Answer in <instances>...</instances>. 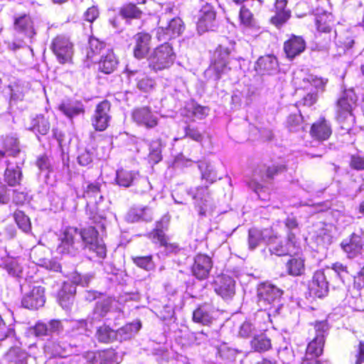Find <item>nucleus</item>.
I'll use <instances>...</instances> for the list:
<instances>
[{
    "instance_id": "cd10ccee",
    "label": "nucleus",
    "mask_w": 364,
    "mask_h": 364,
    "mask_svg": "<svg viewBox=\"0 0 364 364\" xmlns=\"http://www.w3.org/2000/svg\"><path fill=\"white\" fill-rule=\"evenodd\" d=\"M140 5L141 4L137 2L127 1L119 8L118 14L126 22L139 20L144 15V10Z\"/></svg>"
},
{
    "instance_id": "1a4fd4ad",
    "label": "nucleus",
    "mask_w": 364,
    "mask_h": 364,
    "mask_svg": "<svg viewBox=\"0 0 364 364\" xmlns=\"http://www.w3.org/2000/svg\"><path fill=\"white\" fill-rule=\"evenodd\" d=\"M77 235V228L68 226L63 229L59 235L57 252L61 256H75L78 252Z\"/></svg>"
},
{
    "instance_id": "f704fd0d",
    "label": "nucleus",
    "mask_w": 364,
    "mask_h": 364,
    "mask_svg": "<svg viewBox=\"0 0 364 364\" xmlns=\"http://www.w3.org/2000/svg\"><path fill=\"white\" fill-rule=\"evenodd\" d=\"M287 170V166L274 161H270L263 164V169L260 170L262 178L268 180H273L275 176L285 172Z\"/></svg>"
},
{
    "instance_id": "ea45409f",
    "label": "nucleus",
    "mask_w": 364,
    "mask_h": 364,
    "mask_svg": "<svg viewBox=\"0 0 364 364\" xmlns=\"http://www.w3.org/2000/svg\"><path fill=\"white\" fill-rule=\"evenodd\" d=\"M184 136L200 144L206 139L208 141L211 139V136L205 130L201 132L197 127L191 124H188L184 127Z\"/></svg>"
},
{
    "instance_id": "4be33fe9",
    "label": "nucleus",
    "mask_w": 364,
    "mask_h": 364,
    "mask_svg": "<svg viewBox=\"0 0 364 364\" xmlns=\"http://www.w3.org/2000/svg\"><path fill=\"white\" fill-rule=\"evenodd\" d=\"M306 43L301 36L291 34L283 43L285 57L291 61L305 51Z\"/></svg>"
},
{
    "instance_id": "e433bc0d",
    "label": "nucleus",
    "mask_w": 364,
    "mask_h": 364,
    "mask_svg": "<svg viewBox=\"0 0 364 364\" xmlns=\"http://www.w3.org/2000/svg\"><path fill=\"white\" fill-rule=\"evenodd\" d=\"M95 337L100 343H110L117 340V331L103 323L97 328Z\"/></svg>"
},
{
    "instance_id": "c85d7f7f",
    "label": "nucleus",
    "mask_w": 364,
    "mask_h": 364,
    "mask_svg": "<svg viewBox=\"0 0 364 364\" xmlns=\"http://www.w3.org/2000/svg\"><path fill=\"white\" fill-rule=\"evenodd\" d=\"M89 361L91 364H116L117 353L115 349L108 348L90 353Z\"/></svg>"
},
{
    "instance_id": "8fccbe9b",
    "label": "nucleus",
    "mask_w": 364,
    "mask_h": 364,
    "mask_svg": "<svg viewBox=\"0 0 364 364\" xmlns=\"http://www.w3.org/2000/svg\"><path fill=\"white\" fill-rule=\"evenodd\" d=\"M105 48V43L96 38H90L87 48V57L92 60L99 55Z\"/></svg>"
},
{
    "instance_id": "de8ad7c7",
    "label": "nucleus",
    "mask_w": 364,
    "mask_h": 364,
    "mask_svg": "<svg viewBox=\"0 0 364 364\" xmlns=\"http://www.w3.org/2000/svg\"><path fill=\"white\" fill-rule=\"evenodd\" d=\"M136 87L143 92H149L152 90L155 85V81L144 72H136Z\"/></svg>"
},
{
    "instance_id": "49530a36",
    "label": "nucleus",
    "mask_w": 364,
    "mask_h": 364,
    "mask_svg": "<svg viewBox=\"0 0 364 364\" xmlns=\"http://www.w3.org/2000/svg\"><path fill=\"white\" fill-rule=\"evenodd\" d=\"M101 186L102 184L98 181L88 183L83 188L82 197L88 200H94L95 202L97 198L102 199Z\"/></svg>"
},
{
    "instance_id": "f8f14e48",
    "label": "nucleus",
    "mask_w": 364,
    "mask_h": 364,
    "mask_svg": "<svg viewBox=\"0 0 364 364\" xmlns=\"http://www.w3.org/2000/svg\"><path fill=\"white\" fill-rule=\"evenodd\" d=\"M338 23L336 18L330 12L316 14L314 25L316 33L320 37H327L329 41L336 38V26Z\"/></svg>"
},
{
    "instance_id": "603ef678",
    "label": "nucleus",
    "mask_w": 364,
    "mask_h": 364,
    "mask_svg": "<svg viewBox=\"0 0 364 364\" xmlns=\"http://www.w3.org/2000/svg\"><path fill=\"white\" fill-rule=\"evenodd\" d=\"M13 216L18 228L25 232H28L31 230V220L23 211L16 210L14 211Z\"/></svg>"
},
{
    "instance_id": "a878e982",
    "label": "nucleus",
    "mask_w": 364,
    "mask_h": 364,
    "mask_svg": "<svg viewBox=\"0 0 364 364\" xmlns=\"http://www.w3.org/2000/svg\"><path fill=\"white\" fill-rule=\"evenodd\" d=\"M286 272L294 277H301L305 274L306 258L302 254L290 255L285 264Z\"/></svg>"
},
{
    "instance_id": "f03ea898",
    "label": "nucleus",
    "mask_w": 364,
    "mask_h": 364,
    "mask_svg": "<svg viewBox=\"0 0 364 364\" xmlns=\"http://www.w3.org/2000/svg\"><path fill=\"white\" fill-rule=\"evenodd\" d=\"M357 97L350 90H344L335 103V118L343 128L350 129L355 122L353 110L356 107Z\"/></svg>"
},
{
    "instance_id": "bf43d9fd",
    "label": "nucleus",
    "mask_w": 364,
    "mask_h": 364,
    "mask_svg": "<svg viewBox=\"0 0 364 364\" xmlns=\"http://www.w3.org/2000/svg\"><path fill=\"white\" fill-rule=\"evenodd\" d=\"M210 195L208 185L196 187L193 193V198L200 202H207L206 198Z\"/></svg>"
},
{
    "instance_id": "a18cd8bd",
    "label": "nucleus",
    "mask_w": 364,
    "mask_h": 364,
    "mask_svg": "<svg viewBox=\"0 0 364 364\" xmlns=\"http://www.w3.org/2000/svg\"><path fill=\"white\" fill-rule=\"evenodd\" d=\"M304 117L301 112L289 114L285 120L284 127L290 132H297L302 127Z\"/></svg>"
},
{
    "instance_id": "13d9d810",
    "label": "nucleus",
    "mask_w": 364,
    "mask_h": 364,
    "mask_svg": "<svg viewBox=\"0 0 364 364\" xmlns=\"http://www.w3.org/2000/svg\"><path fill=\"white\" fill-rule=\"evenodd\" d=\"M318 101L317 92H310L305 95L296 103V106H303L310 107L314 105Z\"/></svg>"
},
{
    "instance_id": "09e8293b",
    "label": "nucleus",
    "mask_w": 364,
    "mask_h": 364,
    "mask_svg": "<svg viewBox=\"0 0 364 364\" xmlns=\"http://www.w3.org/2000/svg\"><path fill=\"white\" fill-rule=\"evenodd\" d=\"M112 299L107 297L97 301L93 309V314L97 318H102L110 311L112 304Z\"/></svg>"
},
{
    "instance_id": "412c9836",
    "label": "nucleus",
    "mask_w": 364,
    "mask_h": 364,
    "mask_svg": "<svg viewBox=\"0 0 364 364\" xmlns=\"http://www.w3.org/2000/svg\"><path fill=\"white\" fill-rule=\"evenodd\" d=\"M341 247L348 259H354L360 256L364 249V233L353 232L348 239L341 242Z\"/></svg>"
},
{
    "instance_id": "7c9ffc66",
    "label": "nucleus",
    "mask_w": 364,
    "mask_h": 364,
    "mask_svg": "<svg viewBox=\"0 0 364 364\" xmlns=\"http://www.w3.org/2000/svg\"><path fill=\"white\" fill-rule=\"evenodd\" d=\"M0 144L6 156L16 158L21 152L20 141L15 136L6 134L1 136Z\"/></svg>"
},
{
    "instance_id": "2eb2a0df",
    "label": "nucleus",
    "mask_w": 364,
    "mask_h": 364,
    "mask_svg": "<svg viewBox=\"0 0 364 364\" xmlns=\"http://www.w3.org/2000/svg\"><path fill=\"white\" fill-rule=\"evenodd\" d=\"M185 28L181 18L174 17L165 26H158L155 28V38L158 41L167 42L181 35Z\"/></svg>"
},
{
    "instance_id": "c756f323",
    "label": "nucleus",
    "mask_w": 364,
    "mask_h": 364,
    "mask_svg": "<svg viewBox=\"0 0 364 364\" xmlns=\"http://www.w3.org/2000/svg\"><path fill=\"white\" fill-rule=\"evenodd\" d=\"M75 287L67 282H64L58 292L57 298L58 304L65 310L71 309L75 299Z\"/></svg>"
},
{
    "instance_id": "052dcab7",
    "label": "nucleus",
    "mask_w": 364,
    "mask_h": 364,
    "mask_svg": "<svg viewBox=\"0 0 364 364\" xmlns=\"http://www.w3.org/2000/svg\"><path fill=\"white\" fill-rule=\"evenodd\" d=\"M36 165L41 171H46L47 173L53 171L52 165L48 156L46 154L38 156L36 161Z\"/></svg>"
},
{
    "instance_id": "6ab92c4d",
    "label": "nucleus",
    "mask_w": 364,
    "mask_h": 364,
    "mask_svg": "<svg viewBox=\"0 0 364 364\" xmlns=\"http://www.w3.org/2000/svg\"><path fill=\"white\" fill-rule=\"evenodd\" d=\"M262 1L252 0L246 4L241 6L239 12V21L241 26L247 28H259L254 16V13L260 10Z\"/></svg>"
},
{
    "instance_id": "5fc2aeb1",
    "label": "nucleus",
    "mask_w": 364,
    "mask_h": 364,
    "mask_svg": "<svg viewBox=\"0 0 364 364\" xmlns=\"http://www.w3.org/2000/svg\"><path fill=\"white\" fill-rule=\"evenodd\" d=\"M141 327V323L140 321L129 323L117 331V335L119 334L124 339L130 338L140 330Z\"/></svg>"
},
{
    "instance_id": "6e6d98bb",
    "label": "nucleus",
    "mask_w": 364,
    "mask_h": 364,
    "mask_svg": "<svg viewBox=\"0 0 364 364\" xmlns=\"http://www.w3.org/2000/svg\"><path fill=\"white\" fill-rule=\"evenodd\" d=\"M237 352L226 345H221L218 348L216 356L225 363H231L235 360Z\"/></svg>"
},
{
    "instance_id": "a19ab883",
    "label": "nucleus",
    "mask_w": 364,
    "mask_h": 364,
    "mask_svg": "<svg viewBox=\"0 0 364 364\" xmlns=\"http://www.w3.org/2000/svg\"><path fill=\"white\" fill-rule=\"evenodd\" d=\"M186 108L187 109L186 116L188 117H196L199 119H205L210 111L208 107L200 105L193 100L187 104Z\"/></svg>"
},
{
    "instance_id": "37998d69",
    "label": "nucleus",
    "mask_w": 364,
    "mask_h": 364,
    "mask_svg": "<svg viewBox=\"0 0 364 364\" xmlns=\"http://www.w3.org/2000/svg\"><path fill=\"white\" fill-rule=\"evenodd\" d=\"M232 47L230 44H219L214 50L210 60L230 63Z\"/></svg>"
},
{
    "instance_id": "2f4dec72",
    "label": "nucleus",
    "mask_w": 364,
    "mask_h": 364,
    "mask_svg": "<svg viewBox=\"0 0 364 364\" xmlns=\"http://www.w3.org/2000/svg\"><path fill=\"white\" fill-rule=\"evenodd\" d=\"M119 61L113 51L108 50L107 53L102 55L97 63V70L99 72L106 75H109L116 70Z\"/></svg>"
},
{
    "instance_id": "3c124183",
    "label": "nucleus",
    "mask_w": 364,
    "mask_h": 364,
    "mask_svg": "<svg viewBox=\"0 0 364 364\" xmlns=\"http://www.w3.org/2000/svg\"><path fill=\"white\" fill-rule=\"evenodd\" d=\"M264 240L262 230L255 228L249 230L247 243L250 250H254L256 249Z\"/></svg>"
},
{
    "instance_id": "0eeeda50",
    "label": "nucleus",
    "mask_w": 364,
    "mask_h": 364,
    "mask_svg": "<svg viewBox=\"0 0 364 364\" xmlns=\"http://www.w3.org/2000/svg\"><path fill=\"white\" fill-rule=\"evenodd\" d=\"M50 49L60 64H70L74 55V44L68 36L64 33L53 38Z\"/></svg>"
},
{
    "instance_id": "bb28decb",
    "label": "nucleus",
    "mask_w": 364,
    "mask_h": 364,
    "mask_svg": "<svg viewBox=\"0 0 364 364\" xmlns=\"http://www.w3.org/2000/svg\"><path fill=\"white\" fill-rule=\"evenodd\" d=\"M278 60L272 54L260 56L255 65V70L260 75H272L278 68Z\"/></svg>"
},
{
    "instance_id": "39448f33",
    "label": "nucleus",
    "mask_w": 364,
    "mask_h": 364,
    "mask_svg": "<svg viewBox=\"0 0 364 364\" xmlns=\"http://www.w3.org/2000/svg\"><path fill=\"white\" fill-rule=\"evenodd\" d=\"M115 181L119 186L122 187L134 186V192L136 194H147L151 191V185L148 179L140 176L138 172L119 169L117 171ZM149 195L151 198V196Z\"/></svg>"
},
{
    "instance_id": "ddd939ff",
    "label": "nucleus",
    "mask_w": 364,
    "mask_h": 364,
    "mask_svg": "<svg viewBox=\"0 0 364 364\" xmlns=\"http://www.w3.org/2000/svg\"><path fill=\"white\" fill-rule=\"evenodd\" d=\"M203 4L200 9L196 21L197 31L202 34L213 31L215 27L216 11L210 3V0H198Z\"/></svg>"
},
{
    "instance_id": "864d4df0",
    "label": "nucleus",
    "mask_w": 364,
    "mask_h": 364,
    "mask_svg": "<svg viewBox=\"0 0 364 364\" xmlns=\"http://www.w3.org/2000/svg\"><path fill=\"white\" fill-rule=\"evenodd\" d=\"M131 259L132 262L140 269L149 271L154 268L152 255L145 256H132Z\"/></svg>"
},
{
    "instance_id": "0e129e2a",
    "label": "nucleus",
    "mask_w": 364,
    "mask_h": 364,
    "mask_svg": "<svg viewBox=\"0 0 364 364\" xmlns=\"http://www.w3.org/2000/svg\"><path fill=\"white\" fill-rule=\"evenodd\" d=\"M12 202L17 206H23L29 203L28 194L17 190L13 191Z\"/></svg>"
},
{
    "instance_id": "58836bf2",
    "label": "nucleus",
    "mask_w": 364,
    "mask_h": 364,
    "mask_svg": "<svg viewBox=\"0 0 364 364\" xmlns=\"http://www.w3.org/2000/svg\"><path fill=\"white\" fill-rule=\"evenodd\" d=\"M230 70L231 68L229 66V63L217 62L215 60H210L208 68V72L215 81L220 80L223 75Z\"/></svg>"
},
{
    "instance_id": "4468645a",
    "label": "nucleus",
    "mask_w": 364,
    "mask_h": 364,
    "mask_svg": "<svg viewBox=\"0 0 364 364\" xmlns=\"http://www.w3.org/2000/svg\"><path fill=\"white\" fill-rule=\"evenodd\" d=\"M111 106V102L107 100L97 104L91 117L92 126L95 131L103 132L109 126L112 119Z\"/></svg>"
},
{
    "instance_id": "4d7b16f0",
    "label": "nucleus",
    "mask_w": 364,
    "mask_h": 364,
    "mask_svg": "<svg viewBox=\"0 0 364 364\" xmlns=\"http://www.w3.org/2000/svg\"><path fill=\"white\" fill-rule=\"evenodd\" d=\"M6 356L11 362L18 363L26 358V352L19 347H11L6 353Z\"/></svg>"
},
{
    "instance_id": "72a5a7b5",
    "label": "nucleus",
    "mask_w": 364,
    "mask_h": 364,
    "mask_svg": "<svg viewBox=\"0 0 364 364\" xmlns=\"http://www.w3.org/2000/svg\"><path fill=\"white\" fill-rule=\"evenodd\" d=\"M58 109L66 117L73 118L85 113L83 105L80 101H65L60 104Z\"/></svg>"
},
{
    "instance_id": "69168bd1",
    "label": "nucleus",
    "mask_w": 364,
    "mask_h": 364,
    "mask_svg": "<svg viewBox=\"0 0 364 364\" xmlns=\"http://www.w3.org/2000/svg\"><path fill=\"white\" fill-rule=\"evenodd\" d=\"M350 166L354 170H364V158L358 154L352 155L350 156Z\"/></svg>"
},
{
    "instance_id": "aec40b11",
    "label": "nucleus",
    "mask_w": 364,
    "mask_h": 364,
    "mask_svg": "<svg viewBox=\"0 0 364 364\" xmlns=\"http://www.w3.org/2000/svg\"><path fill=\"white\" fill-rule=\"evenodd\" d=\"M308 291L311 297L321 299L328 292V282L323 269L316 270L308 284Z\"/></svg>"
},
{
    "instance_id": "4c0bfd02",
    "label": "nucleus",
    "mask_w": 364,
    "mask_h": 364,
    "mask_svg": "<svg viewBox=\"0 0 364 364\" xmlns=\"http://www.w3.org/2000/svg\"><path fill=\"white\" fill-rule=\"evenodd\" d=\"M50 129V124L48 118L43 114H38L31 119L29 129L36 134L46 135Z\"/></svg>"
},
{
    "instance_id": "7ed1b4c3",
    "label": "nucleus",
    "mask_w": 364,
    "mask_h": 364,
    "mask_svg": "<svg viewBox=\"0 0 364 364\" xmlns=\"http://www.w3.org/2000/svg\"><path fill=\"white\" fill-rule=\"evenodd\" d=\"M175 53L168 42H164L154 48L147 58L149 68L154 72L169 68L174 63Z\"/></svg>"
},
{
    "instance_id": "473e14b6",
    "label": "nucleus",
    "mask_w": 364,
    "mask_h": 364,
    "mask_svg": "<svg viewBox=\"0 0 364 364\" xmlns=\"http://www.w3.org/2000/svg\"><path fill=\"white\" fill-rule=\"evenodd\" d=\"M6 168L4 173V179L6 184L9 186L14 187L21 184L23 173L20 166L9 167L11 162L6 161Z\"/></svg>"
},
{
    "instance_id": "393cba45",
    "label": "nucleus",
    "mask_w": 364,
    "mask_h": 364,
    "mask_svg": "<svg viewBox=\"0 0 364 364\" xmlns=\"http://www.w3.org/2000/svg\"><path fill=\"white\" fill-rule=\"evenodd\" d=\"M288 0H275L274 15L269 18V23L277 29L282 28L291 18V11L287 8Z\"/></svg>"
},
{
    "instance_id": "b1692460",
    "label": "nucleus",
    "mask_w": 364,
    "mask_h": 364,
    "mask_svg": "<svg viewBox=\"0 0 364 364\" xmlns=\"http://www.w3.org/2000/svg\"><path fill=\"white\" fill-rule=\"evenodd\" d=\"M46 302L45 288L41 286L33 287L22 298V306L30 310H37L43 306Z\"/></svg>"
},
{
    "instance_id": "680f3d73",
    "label": "nucleus",
    "mask_w": 364,
    "mask_h": 364,
    "mask_svg": "<svg viewBox=\"0 0 364 364\" xmlns=\"http://www.w3.org/2000/svg\"><path fill=\"white\" fill-rule=\"evenodd\" d=\"M149 210L147 206L133 208L129 212V217L132 220H147L146 212Z\"/></svg>"
},
{
    "instance_id": "c9c22d12",
    "label": "nucleus",
    "mask_w": 364,
    "mask_h": 364,
    "mask_svg": "<svg viewBox=\"0 0 364 364\" xmlns=\"http://www.w3.org/2000/svg\"><path fill=\"white\" fill-rule=\"evenodd\" d=\"M192 320L194 323L210 326L214 318L210 312L205 308V305L200 304L193 311Z\"/></svg>"
},
{
    "instance_id": "f3484780",
    "label": "nucleus",
    "mask_w": 364,
    "mask_h": 364,
    "mask_svg": "<svg viewBox=\"0 0 364 364\" xmlns=\"http://www.w3.org/2000/svg\"><path fill=\"white\" fill-rule=\"evenodd\" d=\"M215 292L223 299H229L235 294V281L225 274L217 275L212 282Z\"/></svg>"
},
{
    "instance_id": "c03bdc74",
    "label": "nucleus",
    "mask_w": 364,
    "mask_h": 364,
    "mask_svg": "<svg viewBox=\"0 0 364 364\" xmlns=\"http://www.w3.org/2000/svg\"><path fill=\"white\" fill-rule=\"evenodd\" d=\"M291 245L289 242H285L284 240L273 242L270 243L269 250L272 255H275L278 257L290 255L291 252H294V248H291Z\"/></svg>"
},
{
    "instance_id": "9d476101",
    "label": "nucleus",
    "mask_w": 364,
    "mask_h": 364,
    "mask_svg": "<svg viewBox=\"0 0 364 364\" xmlns=\"http://www.w3.org/2000/svg\"><path fill=\"white\" fill-rule=\"evenodd\" d=\"M333 132L331 122L321 115L310 124L309 134L313 142L323 144L331 138Z\"/></svg>"
},
{
    "instance_id": "9b49d317",
    "label": "nucleus",
    "mask_w": 364,
    "mask_h": 364,
    "mask_svg": "<svg viewBox=\"0 0 364 364\" xmlns=\"http://www.w3.org/2000/svg\"><path fill=\"white\" fill-rule=\"evenodd\" d=\"M168 229V225L165 224L163 220H160L156 222L155 228L148 232L146 236L154 244L164 247L166 250L171 252H177L180 250L179 245L176 242H169V237L166 233Z\"/></svg>"
},
{
    "instance_id": "dca6fc26",
    "label": "nucleus",
    "mask_w": 364,
    "mask_h": 364,
    "mask_svg": "<svg viewBox=\"0 0 364 364\" xmlns=\"http://www.w3.org/2000/svg\"><path fill=\"white\" fill-rule=\"evenodd\" d=\"M213 267V261L209 255L198 253L193 258L191 272L196 279L203 281L209 278Z\"/></svg>"
},
{
    "instance_id": "e2e57ef3",
    "label": "nucleus",
    "mask_w": 364,
    "mask_h": 364,
    "mask_svg": "<svg viewBox=\"0 0 364 364\" xmlns=\"http://www.w3.org/2000/svg\"><path fill=\"white\" fill-rule=\"evenodd\" d=\"M38 264L51 271L60 272L61 270L60 264L53 258L41 259Z\"/></svg>"
},
{
    "instance_id": "423d86ee",
    "label": "nucleus",
    "mask_w": 364,
    "mask_h": 364,
    "mask_svg": "<svg viewBox=\"0 0 364 364\" xmlns=\"http://www.w3.org/2000/svg\"><path fill=\"white\" fill-rule=\"evenodd\" d=\"M283 291L277 287L267 283L262 284L257 290V303L264 311L277 312Z\"/></svg>"
},
{
    "instance_id": "79ce46f5",
    "label": "nucleus",
    "mask_w": 364,
    "mask_h": 364,
    "mask_svg": "<svg viewBox=\"0 0 364 364\" xmlns=\"http://www.w3.org/2000/svg\"><path fill=\"white\" fill-rule=\"evenodd\" d=\"M250 345L253 350L258 353H264L272 347L271 339L264 333L255 336Z\"/></svg>"
},
{
    "instance_id": "a211bd4d",
    "label": "nucleus",
    "mask_w": 364,
    "mask_h": 364,
    "mask_svg": "<svg viewBox=\"0 0 364 364\" xmlns=\"http://www.w3.org/2000/svg\"><path fill=\"white\" fill-rule=\"evenodd\" d=\"M132 119L138 126L146 129H154L159 123L157 117L149 106L135 107L132 112Z\"/></svg>"
},
{
    "instance_id": "f257e3e1",
    "label": "nucleus",
    "mask_w": 364,
    "mask_h": 364,
    "mask_svg": "<svg viewBox=\"0 0 364 364\" xmlns=\"http://www.w3.org/2000/svg\"><path fill=\"white\" fill-rule=\"evenodd\" d=\"M311 326H313L315 336L308 343L299 364H321L319 358L323 353L329 326L326 320L316 321L311 323Z\"/></svg>"
},
{
    "instance_id": "774afa93",
    "label": "nucleus",
    "mask_w": 364,
    "mask_h": 364,
    "mask_svg": "<svg viewBox=\"0 0 364 364\" xmlns=\"http://www.w3.org/2000/svg\"><path fill=\"white\" fill-rule=\"evenodd\" d=\"M99 17V11L95 6L89 7L84 13V18L85 21L92 23Z\"/></svg>"
},
{
    "instance_id": "20e7f679",
    "label": "nucleus",
    "mask_w": 364,
    "mask_h": 364,
    "mask_svg": "<svg viewBox=\"0 0 364 364\" xmlns=\"http://www.w3.org/2000/svg\"><path fill=\"white\" fill-rule=\"evenodd\" d=\"M13 27L14 31L22 36L21 38L9 43V48L13 50L23 47V38H28L31 42L36 35V29L33 17L28 14H23L14 17Z\"/></svg>"
},
{
    "instance_id": "5701e85b",
    "label": "nucleus",
    "mask_w": 364,
    "mask_h": 364,
    "mask_svg": "<svg viewBox=\"0 0 364 364\" xmlns=\"http://www.w3.org/2000/svg\"><path fill=\"white\" fill-rule=\"evenodd\" d=\"M133 55L138 60L146 58L151 50V35L146 31L136 33L134 37Z\"/></svg>"
},
{
    "instance_id": "338daca9",
    "label": "nucleus",
    "mask_w": 364,
    "mask_h": 364,
    "mask_svg": "<svg viewBox=\"0 0 364 364\" xmlns=\"http://www.w3.org/2000/svg\"><path fill=\"white\" fill-rule=\"evenodd\" d=\"M355 364H363L364 363V341H360L356 347L354 354Z\"/></svg>"
},
{
    "instance_id": "6e6552de",
    "label": "nucleus",
    "mask_w": 364,
    "mask_h": 364,
    "mask_svg": "<svg viewBox=\"0 0 364 364\" xmlns=\"http://www.w3.org/2000/svg\"><path fill=\"white\" fill-rule=\"evenodd\" d=\"M78 235L85 248L95 252L99 258L106 257L107 247L104 243L99 241V232L96 228L90 225L78 229Z\"/></svg>"
}]
</instances>
